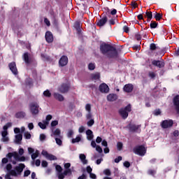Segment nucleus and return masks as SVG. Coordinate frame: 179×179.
<instances>
[{
  "label": "nucleus",
  "mask_w": 179,
  "mask_h": 179,
  "mask_svg": "<svg viewBox=\"0 0 179 179\" xmlns=\"http://www.w3.org/2000/svg\"><path fill=\"white\" fill-rule=\"evenodd\" d=\"M100 51L103 55L108 57V58H117L118 57L117 49L110 44L101 43Z\"/></svg>",
  "instance_id": "nucleus-1"
},
{
  "label": "nucleus",
  "mask_w": 179,
  "mask_h": 179,
  "mask_svg": "<svg viewBox=\"0 0 179 179\" xmlns=\"http://www.w3.org/2000/svg\"><path fill=\"white\" fill-rule=\"evenodd\" d=\"M6 157H8V160L13 164H16V162H25L26 161V157H20L19 156V154H17V152H9L7 155Z\"/></svg>",
  "instance_id": "nucleus-2"
},
{
  "label": "nucleus",
  "mask_w": 179,
  "mask_h": 179,
  "mask_svg": "<svg viewBox=\"0 0 179 179\" xmlns=\"http://www.w3.org/2000/svg\"><path fill=\"white\" fill-rule=\"evenodd\" d=\"M26 167L24 164H20L18 166H16L14 169L11 170L10 174L13 177H17L23 173V169Z\"/></svg>",
  "instance_id": "nucleus-3"
},
{
  "label": "nucleus",
  "mask_w": 179,
  "mask_h": 179,
  "mask_svg": "<svg viewBox=\"0 0 179 179\" xmlns=\"http://www.w3.org/2000/svg\"><path fill=\"white\" fill-rule=\"evenodd\" d=\"M131 104H129L125 108L119 110V113L124 120H126V118H128V115L129 113H131Z\"/></svg>",
  "instance_id": "nucleus-4"
},
{
  "label": "nucleus",
  "mask_w": 179,
  "mask_h": 179,
  "mask_svg": "<svg viewBox=\"0 0 179 179\" xmlns=\"http://www.w3.org/2000/svg\"><path fill=\"white\" fill-rule=\"evenodd\" d=\"M29 108L32 115H37L40 111V106L37 102L31 103L29 105Z\"/></svg>",
  "instance_id": "nucleus-5"
},
{
  "label": "nucleus",
  "mask_w": 179,
  "mask_h": 179,
  "mask_svg": "<svg viewBox=\"0 0 179 179\" xmlns=\"http://www.w3.org/2000/svg\"><path fill=\"white\" fill-rule=\"evenodd\" d=\"M133 152L138 156H145L146 155V148L143 145H138L134 148Z\"/></svg>",
  "instance_id": "nucleus-6"
},
{
  "label": "nucleus",
  "mask_w": 179,
  "mask_h": 179,
  "mask_svg": "<svg viewBox=\"0 0 179 179\" xmlns=\"http://www.w3.org/2000/svg\"><path fill=\"white\" fill-rule=\"evenodd\" d=\"M99 89L101 93H108L110 92V87L106 83L101 84Z\"/></svg>",
  "instance_id": "nucleus-7"
},
{
  "label": "nucleus",
  "mask_w": 179,
  "mask_h": 179,
  "mask_svg": "<svg viewBox=\"0 0 179 179\" xmlns=\"http://www.w3.org/2000/svg\"><path fill=\"white\" fill-rule=\"evenodd\" d=\"M173 120H164L161 125H162V127L164 128V129H167V128H171V127H173Z\"/></svg>",
  "instance_id": "nucleus-8"
},
{
  "label": "nucleus",
  "mask_w": 179,
  "mask_h": 179,
  "mask_svg": "<svg viewBox=\"0 0 179 179\" xmlns=\"http://www.w3.org/2000/svg\"><path fill=\"white\" fill-rule=\"evenodd\" d=\"M59 66H65L68 65V57L62 56L59 61Z\"/></svg>",
  "instance_id": "nucleus-9"
},
{
  "label": "nucleus",
  "mask_w": 179,
  "mask_h": 179,
  "mask_svg": "<svg viewBox=\"0 0 179 179\" xmlns=\"http://www.w3.org/2000/svg\"><path fill=\"white\" fill-rule=\"evenodd\" d=\"M8 66L14 75H17V68L16 67V63L13 62L8 64Z\"/></svg>",
  "instance_id": "nucleus-10"
},
{
  "label": "nucleus",
  "mask_w": 179,
  "mask_h": 179,
  "mask_svg": "<svg viewBox=\"0 0 179 179\" xmlns=\"http://www.w3.org/2000/svg\"><path fill=\"white\" fill-rule=\"evenodd\" d=\"M69 90V85L68 84H62L59 87V92L60 93H66Z\"/></svg>",
  "instance_id": "nucleus-11"
},
{
  "label": "nucleus",
  "mask_w": 179,
  "mask_h": 179,
  "mask_svg": "<svg viewBox=\"0 0 179 179\" xmlns=\"http://www.w3.org/2000/svg\"><path fill=\"white\" fill-rule=\"evenodd\" d=\"M173 104L177 113L179 115V95H177L173 98Z\"/></svg>",
  "instance_id": "nucleus-12"
},
{
  "label": "nucleus",
  "mask_w": 179,
  "mask_h": 179,
  "mask_svg": "<svg viewBox=\"0 0 179 179\" xmlns=\"http://www.w3.org/2000/svg\"><path fill=\"white\" fill-rule=\"evenodd\" d=\"M51 136H54V138H62V136L61 135V130L59 129H56L55 130H52Z\"/></svg>",
  "instance_id": "nucleus-13"
},
{
  "label": "nucleus",
  "mask_w": 179,
  "mask_h": 179,
  "mask_svg": "<svg viewBox=\"0 0 179 179\" xmlns=\"http://www.w3.org/2000/svg\"><path fill=\"white\" fill-rule=\"evenodd\" d=\"M123 90L125 93H131L134 90V85L132 84H127L124 86Z\"/></svg>",
  "instance_id": "nucleus-14"
},
{
  "label": "nucleus",
  "mask_w": 179,
  "mask_h": 179,
  "mask_svg": "<svg viewBox=\"0 0 179 179\" xmlns=\"http://www.w3.org/2000/svg\"><path fill=\"white\" fill-rule=\"evenodd\" d=\"M107 20H108L107 17H103L96 22V25H98L99 27H103V26H104V24L107 23Z\"/></svg>",
  "instance_id": "nucleus-15"
},
{
  "label": "nucleus",
  "mask_w": 179,
  "mask_h": 179,
  "mask_svg": "<svg viewBox=\"0 0 179 179\" xmlns=\"http://www.w3.org/2000/svg\"><path fill=\"white\" fill-rule=\"evenodd\" d=\"M152 64L154 66H157L158 68H164V62H162L159 60H153Z\"/></svg>",
  "instance_id": "nucleus-16"
},
{
  "label": "nucleus",
  "mask_w": 179,
  "mask_h": 179,
  "mask_svg": "<svg viewBox=\"0 0 179 179\" xmlns=\"http://www.w3.org/2000/svg\"><path fill=\"white\" fill-rule=\"evenodd\" d=\"M45 40L48 43H52V41H54V37L51 32L47 31L45 33Z\"/></svg>",
  "instance_id": "nucleus-17"
},
{
  "label": "nucleus",
  "mask_w": 179,
  "mask_h": 179,
  "mask_svg": "<svg viewBox=\"0 0 179 179\" xmlns=\"http://www.w3.org/2000/svg\"><path fill=\"white\" fill-rule=\"evenodd\" d=\"M139 128H141L140 125H136V124H129V129L131 132H136V131H138L139 129Z\"/></svg>",
  "instance_id": "nucleus-18"
},
{
  "label": "nucleus",
  "mask_w": 179,
  "mask_h": 179,
  "mask_svg": "<svg viewBox=\"0 0 179 179\" xmlns=\"http://www.w3.org/2000/svg\"><path fill=\"white\" fill-rule=\"evenodd\" d=\"M1 142H9V137L8 136V131H1Z\"/></svg>",
  "instance_id": "nucleus-19"
},
{
  "label": "nucleus",
  "mask_w": 179,
  "mask_h": 179,
  "mask_svg": "<svg viewBox=\"0 0 179 179\" xmlns=\"http://www.w3.org/2000/svg\"><path fill=\"white\" fill-rule=\"evenodd\" d=\"M73 27H74V29H76L77 33L78 34H80V32L82 31V29H80V22L76 21L74 23Z\"/></svg>",
  "instance_id": "nucleus-20"
},
{
  "label": "nucleus",
  "mask_w": 179,
  "mask_h": 179,
  "mask_svg": "<svg viewBox=\"0 0 179 179\" xmlns=\"http://www.w3.org/2000/svg\"><path fill=\"white\" fill-rule=\"evenodd\" d=\"M86 135L88 141H92V139L94 138V136L93 135V131L90 129L87 130Z\"/></svg>",
  "instance_id": "nucleus-21"
},
{
  "label": "nucleus",
  "mask_w": 179,
  "mask_h": 179,
  "mask_svg": "<svg viewBox=\"0 0 179 179\" xmlns=\"http://www.w3.org/2000/svg\"><path fill=\"white\" fill-rule=\"evenodd\" d=\"M22 139H23V136L22 134L15 135V142L17 143V145H20L22 142Z\"/></svg>",
  "instance_id": "nucleus-22"
},
{
  "label": "nucleus",
  "mask_w": 179,
  "mask_h": 179,
  "mask_svg": "<svg viewBox=\"0 0 179 179\" xmlns=\"http://www.w3.org/2000/svg\"><path fill=\"white\" fill-rule=\"evenodd\" d=\"M79 159L83 164H87V159H86V155L85 154H80Z\"/></svg>",
  "instance_id": "nucleus-23"
},
{
  "label": "nucleus",
  "mask_w": 179,
  "mask_h": 179,
  "mask_svg": "<svg viewBox=\"0 0 179 179\" xmlns=\"http://www.w3.org/2000/svg\"><path fill=\"white\" fill-rule=\"evenodd\" d=\"M116 99H117V94H110L107 96V100L108 101H115Z\"/></svg>",
  "instance_id": "nucleus-24"
},
{
  "label": "nucleus",
  "mask_w": 179,
  "mask_h": 179,
  "mask_svg": "<svg viewBox=\"0 0 179 179\" xmlns=\"http://www.w3.org/2000/svg\"><path fill=\"white\" fill-rule=\"evenodd\" d=\"M54 97L55 99H56V100H58L59 101H64V96L59 93H55Z\"/></svg>",
  "instance_id": "nucleus-25"
},
{
  "label": "nucleus",
  "mask_w": 179,
  "mask_h": 179,
  "mask_svg": "<svg viewBox=\"0 0 179 179\" xmlns=\"http://www.w3.org/2000/svg\"><path fill=\"white\" fill-rule=\"evenodd\" d=\"M91 79L93 80H99L100 79V73H95L91 74Z\"/></svg>",
  "instance_id": "nucleus-26"
},
{
  "label": "nucleus",
  "mask_w": 179,
  "mask_h": 179,
  "mask_svg": "<svg viewBox=\"0 0 179 179\" xmlns=\"http://www.w3.org/2000/svg\"><path fill=\"white\" fill-rule=\"evenodd\" d=\"M24 117H26V113L23 111L17 112L15 114L16 118H24Z\"/></svg>",
  "instance_id": "nucleus-27"
},
{
  "label": "nucleus",
  "mask_w": 179,
  "mask_h": 179,
  "mask_svg": "<svg viewBox=\"0 0 179 179\" xmlns=\"http://www.w3.org/2000/svg\"><path fill=\"white\" fill-rule=\"evenodd\" d=\"M40 155V152L38 150H36L35 152H34L33 154H31V157L32 159V160H36V159H37V157H38V155Z\"/></svg>",
  "instance_id": "nucleus-28"
},
{
  "label": "nucleus",
  "mask_w": 179,
  "mask_h": 179,
  "mask_svg": "<svg viewBox=\"0 0 179 179\" xmlns=\"http://www.w3.org/2000/svg\"><path fill=\"white\" fill-rule=\"evenodd\" d=\"M82 139V136L81 135H78L76 136V138H73L72 139V143H78V142H80Z\"/></svg>",
  "instance_id": "nucleus-29"
},
{
  "label": "nucleus",
  "mask_w": 179,
  "mask_h": 179,
  "mask_svg": "<svg viewBox=\"0 0 179 179\" xmlns=\"http://www.w3.org/2000/svg\"><path fill=\"white\" fill-rule=\"evenodd\" d=\"M24 61L25 64H30V59L29 58V53L26 52L24 54Z\"/></svg>",
  "instance_id": "nucleus-30"
},
{
  "label": "nucleus",
  "mask_w": 179,
  "mask_h": 179,
  "mask_svg": "<svg viewBox=\"0 0 179 179\" xmlns=\"http://www.w3.org/2000/svg\"><path fill=\"white\" fill-rule=\"evenodd\" d=\"M47 125H48V124L45 123L44 120L43 122H41L38 123V127H40L41 129H45V128H47Z\"/></svg>",
  "instance_id": "nucleus-31"
},
{
  "label": "nucleus",
  "mask_w": 179,
  "mask_h": 179,
  "mask_svg": "<svg viewBox=\"0 0 179 179\" xmlns=\"http://www.w3.org/2000/svg\"><path fill=\"white\" fill-rule=\"evenodd\" d=\"M55 141L57 145H58L59 146H62V138H61L59 137H56Z\"/></svg>",
  "instance_id": "nucleus-32"
},
{
  "label": "nucleus",
  "mask_w": 179,
  "mask_h": 179,
  "mask_svg": "<svg viewBox=\"0 0 179 179\" xmlns=\"http://www.w3.org/2000/svg\"><path fill=\"white\" fill-rule=\"evenodd\" d=\"M95 69H96V64L94 63L89 64L88 69H90V71H94Z\"/></svg>",
  "instance_id": "nucleus-33"
},
{
  "label": "nucleus",
  "mask_w": 179,
  "mask_h": 179,
  "mask_svg": "<svg viewBox=\"0 0 179 179\" xmlns=\"http://www.w3.org/2000/svg\"><path fill=\"white\" fill-rule=\"evenodd\" d=\"M48 160H57V157L53 155L48 154V157H46Z\"/></svg>",
  "instance_id": "nucleus-34"
},
{
  "label": "nucleus",
  "mask_w": 179,
  "mask_h": 179,
  "mask_svg": "<svg viewBox=\"0 0 179 179\" xmlns=\"http://www.w3.org/2000/svg\"><path fill=\"white\" fill-rule=\"evenodd\" d=\"M145 16H146V17H148V19H149V20H151L152 17H153V15L152 14V12H150V11H147L145 13Z\"/></svg>",
  "instance_id": "nucleus-35"
},
{
  "label": "nucleus",
  "mask_w": 179,
  "mask_h": 179,
  "mask_svg": "<svg viewBox=\"0 0 179 179\" xmlns=\"http://www.w3.org/2000/svg\"><path fill=\"white\" fill-rule=\"evenodd\" d=\"M87 127H93L94 125V119H90L87 122Z\"/></svg>",
  "instance_id": "nucleus-36"
},
{
  "label": "nucleus",
  "mask_w": 179,
  "mask_h": 179,
  "mask_svg": "<svg viewBox=\"0 0 179 179\" xmlns=\"http://www.w3.org/2000/svg\"><path fill=\"white\" fill-rule=\"evenodd\" d=\"M51 120H52V116L51 115H48L46 116V120H44L45 122V124H50V121H51Z\"/></svg>",
  "instance_id": "nucleus-37"
},
{
  "label": "nucleus",
  "mask_w": 179,
  "mask_h": 179,
  "mask_svg": "<svg viewBox=\"0 0 179 179\" xmlns=\"http://www.w3.org/2000/svg\"><path fill=\"white\" fill-rule=\"evenodd\" d=\"M85 110L87 113H92V105L87 103L85 105Z\"/></svg>",
  "instance_id": "nucleus-38"
},
{
  "label": "nucleus",
  "mask_w": 179,
  "mask_h": 179,
  "mask_svg": "<svg viewBox=\"0 0 179 179\" xmlns=\"http://www.w3.org/2000/svg\"><path fill=\"white\" fill-rule=\"evenodd\" d=\"M6 170L8 173H10V171H12V164H8L6 166Z\"/></svg>",
  "instance_id": "nucleus-39"
},
{
  "label": "nucleus",
  "mask_w": 179,
  "mask_h": 179,
  "mask_svg": "<svg viewBox=\"0 0 179 179\" xmlns=\"http://www.w3.org/2000/svg\"><path fill=\"white\" fill-rule=\"evenodd\" d=\"M63 173L64 176H71L72 174V170L71 169H66Z\"/></svg>",
  "instance_id": "nucleus-40"
},
{
  "label": "nucleus",
  "mask_w": 179,
  "mask_h": 179,
  "mask_svg": "<svg viewBox=\"0 0 179 179\" xmlns=\"http://www.w3.org/2000/svg\"><path fill=\"white\" fill-rule=\"evenodd\" d=\"M148 76L150 79H155V78H156V73L155 72L150 71L148 73Z\"/></svg>",
  "instance_id": "nucleus-41"
},
{
  "label": "nucleus",
  "mask_w": 179,
  "mask_h": 179,
  "mask_svg": "<svg viewBox=\"0 0 179 179\" xmlns=\"http://www.w3.org/2000/svg\"><path fill=\"white\" fill-rule=\"evenodd\" d=\"M24 136L25 139H31V134L29 131L25 132Z\"/></svg>",
  "instance_id": "nucleus-42"
},
{
  "label": "nucleus",
  "mask_w": 179,
  "mask_h": 179,
  "mask_svg": "<svg viewBox=\"0 0 179 179\" xmlns=\"http://www.w3.org/2000/svg\"><path fill=\"white\" fill-rule=\"evenodd\" d=\"M43 96H45V97H51V92H50V90H47L43 92Z\"/></svg>",
  "instance_id": "nucleus-43"
},
{
  "label": "nucleus",
  "mask_w": 179,
  "mask_h": 179,
  "mask_svg": "<svg viewBox=\"0 0 179 179\" xmlns=\"http://www.w3.org/2000/svg\"><path fill=\"white\" fill-rule=\"evenodd\" d=\"M154 15L156 20H160V19H162V14L160 13H154Z\"/></svg>",
  "instance_id": "nucleus-44"
},
{
  "label": "nucleus",
  "mask_w": 179,
  "mask_h": 179,
  "mask_svg": "<svg viewBox=\"0 0 179 179\" xmlns=\"http://www.w3.org/2000/svg\"><path fill=\"white\" fill-rule=\"evenodd\" d=\"M86 119L93 120V115H92V112H87V113L86 114Z\"/></svg>",
  "instance_id": "nucleus-45"
},
{
  "label": "nucleus",
  "mask_w": 179,
  "mask_h": 179,
  "mask_svg": "<svg viewBox=\"0 0 179 179\" xmlns=\"http://www.w3.org/2000/svg\"><path fill=\"white\" fill-rule=\"evenodd\" d=\"M151 29H156L157 27V23L155 21H152L150 23Z\"/></svg>",
  "instance_id": "nucleus-46"
},
{
  "label": "nucleus",
  "mask_w": 179,
  "mask_h": 179,
  "mask_svg": "<svg viewBox=\"0 0 179 179\" xmlns=\"http://www.w3.org/2000/svg\"><path fill=\"white\" fill-rule=\"evenodd\" d=\"M73 135V130L69 129L67 133L68 138H72Z\"/></svg>",
  "instance_id": "nucleus-47"
},
{
  "label": "nucleus",
  "mask_w": 179,
  "mask_h": 179,
  "mask_svg": "<svg viewBox=\"0 0 179 179\" xmlns=\"http://www.w3.org/2000/svg\"><path fill=\"white\" fill-rule=\"evenodd\" d=\"M150 50L155 51V50H157L159 48L156 46V44L152 43L150 46Z\"/></svg>",
  "instance_id": "nucleus-48"
},
{
  "label": "nucleus",
  "mask_w": 179,
  "mask_h": 179,
  "mask_svg": "<svg viewBox=\"0 0 179 179\" xmlns=\"http://www.w3.org/2000/svg\"><path fill=\"white\" fill-rule=\"evenodd\" d=\"M103 174H105V176H111V171H110V169H105Z\"/></svg>",
  "instance_id": "nucleus-49"
},
{
  "label": "nucleus",
  "mask_w": 179,
  "mask_h": 179,
  "mask_svg": "<svg viewBox=\"0 0 179 179\" xmlns=\"http://www.w3.org/2000/svg\"><path fill=\"white\" fill-rule=\"evenodd\" d=\"M153 114L154 115H160V114H162V111L160 110V109H156L155 110H154Z\"/></svg>",
  "instance_id": "nucleus-50"
},
{
  "label": "nucleus",
  "mask_w": 179,
  "mask_h": 179,
  "mask_svg": "<svg viewBox=\"0 0 179 179\" xmlns=\"http://www.w3.org/2000/svg\"><path fill=\"white\" fill-rule=\"evenodd\" d=\"M96 150L98 153H103V148H101V147H100V145H97L96 147Z\"/></svg>",
  "instance_id": "nucleus-51"
},
{
  "label": "nucleus",
  "mask_w": 179,
  "mask_h": 179,
  "mask_svg": "<svg viewBox=\"0 0 179 179\" xmlns=\"http://www.w3.org/2000/svg\"><path fill=\"white\" fill-rule=\"evenodd\" d=\"M58 178L59 179H64L65 178V174H64V172L63 173H58Z\"/></svg>",
  "instance_id": "nucleus-52"
},
{
  "label": "nucleus",
  "mask_w": 179,
  "mask_h": 179,
  "mask_svg": "<svg viewBox=\"0 0 179 179\" xmlns=\"http://www.w3.org/2000/svg\"><path fill=\"white\" fill-rule=\"evenodd\" d=\"M131 6L135 9L136 8H138V3H136V1H131Z\"/></svg>",
  "instance_id": "nucleus-53"
},
{
  "label": "nucleus",
  "mask_w": 179,
  "mask_h": 179,
  "mask_svg": "<svg viewBox=\"0 0 179 179\" xmlns=\"http://www.w3.org/2000/svg\"><path fill=\"white\" fill-rule=\"evenodd\" d=\"M44 23L46 24V26H48V27H50V26H51V22L47 19L45 18L44 19Z\"/></svg>",
  "instance_id": "nucleus-54"
},
{
  "label": "nucleus",
  "mask_w": 179,
  "mask_h": 179,
  "mask_svg": "<svg viewBox=\"0 0 179 179\" xmlns=\"http://www.w3.org/2000/svg\"><path fill=\"white\" fill-rule=\"evenodd\" d=\"M31 172L30 171V170H27L24 172V177H29V176H30V173Z\"/></svg>",
  "instance_id": "nucleus-55"
},
{
  "label": "nucleus",
  "mask_w": 179,
  "mask_h": 179,
  "mask_svg": "<svg viewBox=\"0 0 179 179\" xmlns=\"http://www.w3.org/2000/svg\"><path fill=\"white\" fill-rule=\"evenodd\" d=\"M117 150H121L122 149V143L118 142L117 143Z\"/></svg>",
  "instance_id": "nucleus-56"
},
{
  "label": "nucleus",
  "mask_w": 179,
  "mask_h": 179,
  "mask_svg": "<svg viewBox=\"0 0 179 179\" xmlns=\"http://www.w3.org/2000/svg\"><path fill=\"white\" fill-rule=\"evenodd\" d=\"M56 170L58 171V173H62V167L59 165L56 166Z\"/></svg>",
  "instance_id": "nucleus-57"
},
{
  "label": "nucleus",
  "mask_w": 179,
  "mask_h": 179,
  "mask_svg": "<svg viewBox=\"0 0 179 179\" xmlns=\"http://www.w3.org/2000/svg\"><path fill=\"white\" fill-rule=\"evenodd\" d=\"M28 153L29 155H33L34 153V150L32 148H28Z\"/></svg>",
  "instance_id": "nucleus-58"
},
{
  "label": "nucleus",
  "mask_w": 179,
  "mask_h": 179,
  "mask_svg": "<svg viewBox=\"0 0 179 179\" xmlns=\"http://www.w3.org/2000/svg\"><path fill=\"white\" fill-rule=\"evenodd\" d=\"M86 170L88 174L92 173V171H93V169H92V167H90V166H87Z\"/></svg>",
  "instance_id": "nucleus-59"
},
{
  "label": "nucleus",
  "mask_w": 179,
  "mask_h": 179,
  "mask_svg": "<svg viewBox=\"0 0 179 179\" xmlns=\"http://www.w3.org/2000/svg\"><path fill=\"white\" fill-rule=\"evenodd\" d=\"M123 31H124V33H129V27H128L127 26H124Z\"/></svg>",
  "instance_id": "nucleus-60"
},
{
  "label": "nucleus",
  "mask_w": 179,
  "mask_h": 179,
  "mask_svg": "<svg viewBox=\"0 0 179 179\" xmlns=\"http://www.w3.org/2000/svg\"><path fill=\"white\" fill-rule=\"evenodd\" d=\"M78 132L80 134H83V132H85V127L83 126L80 127V128L78 129Z\"/></svg>",
  "instance_id": "nucleus-61"
},
{
  "label": "nucleus",
  "mask_w": 179,
  "mask_h": 179,
  "mask_svg": "<svg viewBox=\"0 0 179 179\" xmlns=\"http://www.w3.org/2000/svg\"><path fill=\"white\" fill-rule=\"evenodd\" d=\"M8 162H9V160L6 157L3 158L1 160L2 164H6V163H8Z\"/></svg>",
  "instance_id": "nucleus-62"
},
{
  "label": "nucleus",
  "mask_w": 179,
  "mask_h": 179,
  "mask_svg": "<svg viewBox=\"0 0 179 179\" xmlns=\"http://www.w3.org/2000/svg\"><path fill=\"white\" fill-rule=\"evenodd\" d=\"M45 138L46 136H45V134H41L40 135V141H41L43 142V141H45Z\"/></svg>",
  "instance_id": "nucleus-63"
},
{
  "label": "nucleus",
  "mask_w": 179,
  "mask_h": 179,
  "mask_svg": "<svg viewBox=\"0 0 179 179\" xmlns=\"http://www.w3.org/2000/svg\"><path fill=\"white\" fill-rule=\"evenodd\" d=\"M10 176H12V173H10V172H8V173L5 176V178L6 179H12V178H10Z\"/></svg>",
  "instance_id": "nucleus-64"
}]
</instances>
